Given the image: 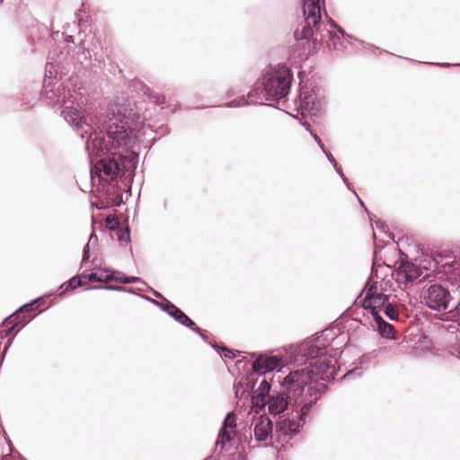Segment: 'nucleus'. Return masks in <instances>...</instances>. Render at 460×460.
<instances>
[{"mask_svg": "<svg viewBox=\"0 0 460 460\" xmlns=\"http://www.w3.org/2000/svg\"><path fill=\"white\" fill-rule=\"evenodd\" d=\"M105 225L107 229L112 232L119 230L120 227L119 219L113 215H110L105 217Z\"/></svg>", "mask_w": 460, "mask_h": 460, "instance_id": "28", "label": "nucleus"}, {"mask_svg": "<svg viewBox=\"0 0 460 460\" xmlns=\"http://www.w3.org/2000/svg\"><path fill=\"white\" fill-rule=\"evenodd\" d=\"M308 366L289 372L281 381H279L281 387L285 392L292 393L293 396L296 397L295 404L302 406V400H310L307 394L310 386H318L321 391V395L326 391L327 385L323 382H318L314 378L321 381L330 382L335 379L337 371L332 370L331 367L325 358L313 363L311 360L305 362Z\"/></svg>", "mask_w": 460, "mask_h": 460, "instance_id": "2", "label": "nucleus"}, {"mask_svg": "<svg viewBox=\"0 0 460 460\" xmlns=\"http://www.w3.org/2000/svg\"><path fill=\"white\" fill-rule=\"evenodd\" d=\"M323 153L325 155L326 158L332 164V166L336 165V164H338L336 159L334 158V156L327 149H325V152H323Z\"/></svg>", "mask_w": 460, "mask_h": 460, "instance_id": "44", "label": "nucleus"}, {"mask_svg": "<svg viewBox=\"0 0 460 460\" xmlns=\"http://www.w3.org/2000/svg\"><path fill=\"white\" fill-rule=\"evenodd\" d=\"M66 285V288L59 293V296H64L68 290H73L82 286V280L80 278L73 277L66 283L62 284L59 288H62Z\"/></svg>", "mask_w": 460, "mask_h": 460, "instance_id": "26", "label": "nucleus"}, {"mask_svg": "<svg viewBox=\"0 0 460 460\" xmlns=\"http://www.w3.org/2000/svg\"><path fill=\"white\" fill-rule=\"evenodd\" d=\"M270 389L271 385L266 379H262L259 387L252 395V403L257 407H264L266 405L267 399L270 396Z\"/></svg>", "mask_w": 460, "mask_h": 460, "instance_id": "16", "label": "nucleus"}, {"mask_svg": "<svg viewBox=\"0 0 460 460\" xmlns=\"http://www.w3.org/2000/svg\"><path fill=\"white\" fill-rule=\"evenodd\" d=\"M114 280L119 281L122 284H134V283L142 282V279L139 277L125 276V275L120 276V277L116 276V279Z\"/></svg>", "mask_w": 460, "mask_h": 460, "instance_id": "32", "label": "nucleus"}, {"mask_svg": "<svg viewBox=\"0 0 460 460\" xmlns=\"http://www.w3.org/2000/svg\"><path fill=\"white\" fill-rule=\"evenodd\" d=\"M364 373V368L362 367H354L353 369L348 371L343 376L342 379L350 378L351 376H361Z\"/></svg>", "mask_w": 460, "mask_h": 460, "instance_id": "34", "label": "nucleus"}, {"mask_svg": "<svg viewBox=\"0 0 460 460\" xmlns=\"http://www.w3.org/2000/svg\"><path fill=\"white\" fill-rule=\"evenodd\" d=\"M146 299L158 306L162 311L165 312L168 315L173 318L175 315V311H179V307H177L171 301L167 300L165 297H163L162 301H157L146 296H144Z\"/></svg>", "mask_w": 460, "mask_h": 460, "instance_id": "19", "label": "nucleus"}, {"mask_svg": "<svg viewBox=\"0 0 460 460\" xmlns=\"http://www.w3.org/2000/svg\"><path fill=\"white\" fill-rule=\"evenodd\" d=\"M385 314L390 320H396L398 318L399 311L394 305H393L391 303H387L385 305Z\"/></svg>", "mask_w": 460, "mask_h": 460, "instance_id": "30", "label": "nucleus"}, {"mask_svg": "<svg viewBox=\"0 0 460 460\" xmlns=\"http://www.w3.org/2000/svg\"><path fill=\"white\" fill-rule=\"evenodd\" d=\"M235 430L221 428L218 434V439L217 440L216 445L220 446L221 448L224 449L226 444L233 440Z\"/></svg>", "mask_w": 460, "mask_h": 460, "instance_id": "22", "label": "nucleus"}, {"mask_svg": "<svg viewBox=\"0 0 460 460\" xmlns=\"http://www.w3.org/2000/svg\"><path fill=\"white\" fill-rule=\"evenodd\" d=\"M305 128H306V130H307L308 132H310V133H311V132H314V131L311 128V126H310L309 124L305 127Z\"/></svg>", "mask_w": 460, "mask_h": 460, "instance_id": "51", "label": "nucleus"}, {"mask_svg": "<svg viewBox=\"0 0 460 460\" xmlns=\"http://www.w3.org/2000/svg\"><path fill=\"white\" fill-rule=\"evenodd\" d=\"M50 68H53V65L48 63L40 94L41 98L46 100L48 105L55 106L64 102L66 98V87L64 84L57 81L54 82V79L52 78V71Z\"/></svg>", "mask_w": 460, "mask_h": 460, "instance_id": "9", "label": "nucleus"}, {"mask_svg": "<svg viewBox=\"0 0 460 460\" xmlns=\"http://www.w3.org/2000/svg\"><path fill=\"white\" fill-rule=\"evenodd\" d=\"M66 42H74V37L73 36H66Z\"/></svg>", "mask_w": 460, "mask_h": 460, "instance_id": "49", "label": "nucleus"}, {"mask_svg": "<svg viewBox=\"0 0 460 460\" xmlns=\"http://www.w3.org/2000/svg\"><path fill=\"white\" fill-rule=\"evenodd\" d=\"M375 322L377 324L378 332L382 337H392L394 326L391 323L385 322L380 314L375 315Z\"/></svg>", "mask_w": 460, "mask_h": 460, "instance_id": "21", "label": "nucleus"}, {"mask_svg": "<svg viewBox=\"0 0 460 460\" xmlns=\"http://www.w3.org/2000/svg\"><path fill=\"white\" fill-rule=\"evenodd\" d=\"M129 138L127 140L128 143ZM124 145H122L123 146ZM125 146H128L126 144ZM121 147V146H120ZM119 147H111V149L105 152L102 155L97 156L96 155H89L91 159V163H93V159L95 156L100 157L99 161L96 162L95 165L91 169V178L92 181L96 175L100 181L105 184H111L119 175H123L121 164L116 161L114 157H105L106 155H113L112 150L119 149Z\"/></svg>", "mask_w": 460, "mask_h": 460, "instance_id": "7", "label": "nucleus"}, {"mask_svg": "<svg viewBox=\"0 0 460 460\" xmlns=\"http://www.w3.org/2000/svg\"><path fill=\"white\" fill-rule=\"evenodd\" d=\"M299 100L300 108L308 111L317 112L324 105L323 98H320L314 90H312L309 93H305L304 96L303 93H300Z\"/></svg>", "mask_w": 460, "mask_h": 460, "instance_id": "15", "label": "nucleus"}, {"mask_svg": "<svg viewBox=\"0 0 460 460\" xmlns=\"http://www.w3.org/2000/svg\"><path fill=\"white\" fill-rule=\"evenodd\" d=\"M292 81L293 73L289 67L283 64L270 65L262 71L259 86L252 89L248 97L279 102L289 94Z\"/></svg>", "mask_w": 460, "mask_h": 460, "instance_id": "3", "label": "nucleus"}, {"mask_svg": "<svg viewBox=\"0 0 460 460\" xmlns=\"http://www.w3.org/2000/svg\"><path fill=\"white\" fill-rule=\"evenodd\" d=\"M302 11L305 16L304 22L300 24L301 29L297 28L294 32L296 40H308L314 44H320L326 37L333 41L336 48L335 40L339 39L331 31H321V7L320 0H302Z\"/></svg>", "mask_w": 460, "mask_h": 460, "instance_id": "5", "label": "nucleus"}, {"mask_svg": "<svg viewBox=\"0 0 460 460\" xmlns=\"http://www.w3.org/2000/svg\"><path fill=\"white\" fill-rule=\"evenodd\" d=\"M118 231V239L119 242L129 243L130 242V228L127 225L125 229L119 227Z\"/></svg>", "mask_w": 460, "mask_h": 460, "instance_id": "33", "label": "nucleus"}, {"mask_svg": "<svg viewBox=\"0 0 460 460\" xmlns=\"http://www.w3.org/2000/svg\"><path fill=\"white\" fill-rule=\"evenodd\" d=\"M3 3V0H0V4Z\"/></svg>", "mask_w": 460, "mask_h": 460, "instance_id": "54", "label": "nucleus"}, {"mask_svg": "<svg viewBox=\"0 0 460 460\" xmlns=\"http://www.w3.org/2000/svg\"><path fill=\"white\" fill-rule=\"evenodd\" d=\"M122 202V194L119 192H114L112 193V197H111L105 203L102 202L101 206L96 205V208L102 209L110 206L119 207Z\"/></svg>", "mask_w": 460, "mask_h": 460, "instance_id": "25", "label": "nucleus"}, {"mask_svg": "<svg viewBox=\"0 0 460 460\" xmlns=\"http://www.w3.org/2000/svg\"><path fill=\"white\" fill-rule=\"evenodd\" d=\"M150 98L154 100V102L157 105H162L165 103V96L155 92L147 93Z\"/></svg>", "mask_w": 460, "mask_h": 460, "instance_id": "36", "label": "nucleus"}, {"mask_svg": "<svg viewBox=\"0 0 460 460\" xmlns=\"http://www.w3.org/2000/svg\"><path fill=\"white\" fill-rule=\"evenodd\" d=\"M209 345L214 348L217 352L220 353V356L225 358H230L234 359L239 354H241V351L229 349L226 346H218L217 344H213L211 342H208Z\"/></svg>", "mask_w": 460, "mask_h": 460, "instance_id": "23", "label": "nucleus"}, {"mask_svg": "<svg viewBox=\"0 0 460 460\" xmlns=\"http://www.w3.org/2000/svg\"><path fill=\"white\" fill-rule=\"evenodd\" d=\"M361 306L364 309L368 310L370 312L374 320H375V315L380 314L379 311L375 310L373 303H372V299L369 298V296L367 297H366V296L364 297V299L361 301Z\"/></svg>", "mask_w": 460, "mask_h": 460, "instance_id": "31", "label": "nucleus"}, {"mask_svg": "<svg viewBox=\"0 0 460 460\" xmlns=\"http://www.w3.org/2000/svg\"><path fill=\"white\" fill-rule=\"evenodd\" d=\"M307 394L310 400H302V406L299 410L292 411L291 415L279 416L276 420L274 431H272V440L282 446L291 440L298 432L302 426L305 425L306 417L310 409L321 397L320 388L310 386Z\"/></svg>", "mask_w": 460, "mask_h": 460, "instance_id": "4", "label": "nucleus"}, {"mask_svg": "<svg viewBox=\"0 0 460 460\" xmlns=\"http://www.w3.org/2000/svg\"><path fill=\"white\" fill-rule=\"evenodd\" d=\"M273 423L266 415H261L256 420L253 432L257 441H265L269 437L272 440Z\"/></svg>", "mask_w": 460, "mask_h": 460, "instance_id": "14", "label": "nucleus"}, {"mask_svg": "<svg viewBox=\"0 0 460 460\" xmlns=\"http://www.w3.org/2000/svg\"><path fill=\"white\" fill-rule=\"evenodd\" d=\"M330 24L332 27L337 29V31L341 34L343 37L353 39V36L347 33L341 26H339L335 22H333L332 19H330Z\"/></svg>", "mask_w": 460, "mask_h": 460, "instance_id": "37", "label": "nucleus"}, {"mask_svg": "<svg viewBox=\"0 0 460 460\" xmlns=\"http://www.w3.org/2000/svg\"><path fill=\"white\" fill-rule=\"evenodd\" d=\"M90 259V245L89 243L85 244L83 251V259L82 262H85Z\"/></svg>", "mask_w": 460, "mask_h": 460, "instance_id": "40", "label": "nucleus"}, {"mask_svg": "<svg viewBox=\"0 0 460 460\" xmlns=\"http://www.w3.org/2000/svg\"><path fill=\"white\" fill-rule=\"evenodd\" d=\"M93 288L95 289H107V290H114V291H127L131 292L130 290H128L126 288L121 286H113V285H104V286H95Z\"/></svg>", "mask_w": 460, "mask_h": 460, "instance_id": "35", "label": "nucleus"}, {"mask_svg": "<svg viewBox=\"0 0 460 460\" xmlns=\"http://www.w3.org/2000/svg\"><path fill=\"white\" fill-rule=\"evenodd\" d=\"M117 271L103 270L100 272H91L89 274H83L82 277L87 279L92 282H109L116 279Z\"/></svg>", "mask_w": 460, "mask_h": 460, "instance_id": "18", "label": "nucleus"}, {"mask_svg": "<svg viewBox=\"0 0 460 460\" xmlns=\"http://www.w3.org/2000/svg\"><path fill=\"white\" fill-rule=\"evenodd\" d=\"M422 299L425 305L431 310L438 312H451L455 307L457 312L460 307L452 305L450 306L451 294L447 288L440 284L430 285L425 291H423Z\"/></svg>", "mask_w": 460, "mask_h": 460, "instance_id": "8", "label": "nucleus"}, {"mask_svg": "<svg viewBox=\"0 0 460 460\" xmlns=\"http://www.w3.org/2000/svg\"><path fill=\"white\" fill-rule=\"evenodd\" d=\"M154 295L156 296V297H159L163 300V296L161 295V293H159L158 291H154Z\"/></svg>", "mask_w": 460, "mask_h": 460, "instance_id": "50", "label": "nucleus"}, {"mask_svg": "<svg viewBox=\"0 0 460 460\" xmlns=\"http://www.w3.org/2000/svg\"><path fill=\"white\" fill-rule=\"evenodd\" d=\"M10 336L11 337H9V339H8L7 342L5 343L4 348V355H3L4 357L5 356L7 350L9 349L10 346L12 345V343L13 341V339L15 337L14 332H13Z\"/></svg>", "mask_w": 460, "mask_h": 460, "instance_id": "43", "label": "nucleus"}, {"mask_svg": "<svg viewBox=\"0 0 460 460\" xmlns=\"http://www.w3.org/2000/svg\"><path fill=\"white\" fill-rule=\"evenodd\" d=\"M64 119L85 140V150L88 155H102L111 147H119L127 144L128 133L127 128L116 122L110 124L104 132L93 129L87 119L76 108L66 106L61 111Z\"/></svg>", "mask_w": 460, "mask_h": 460, "instance_id": "1", "label": "nucleus"}, {"mask_svg": "<svg viewBox=\"0 0 460 460\" xmlns=\"http://www.w3.org/2000/svg\"><path fill=\"white\" fill-rule=\"evenodd\" d=\"M387 300L388 296L383 293H378L377 295H375V296L372 298V303L375 310L379 311L380 307H385V305L387 304Z\"/></svg>", "mask_w": 460, "mask_h": 460, "instance_id": "27", "label": "nucleus"}, {"mask_svg": "<svg viewBox=\"0 0 460 460\" xmlns=\"http://www.w3.org/2000/svg\"><path fill=\"white\" fill-rule=\"evenodd\" d=\"M252 358L254 360L252 370L259 376H265L274 370L280 371L283 367V362L278 356L261 354L256 357V353H253Z\"/></svg>", "mask_w": 460, "mask_h": 460, "instance_id": "10", "label": "nucleus"}, {"mask_svg": "<svg viewBox=\"0 0 460 460\" xmlns=\"http://www.w3.org/2000/svg\"><path fill=\"white\" fill-rule=\"evenodd\" d=\"M379 292H377V287L376 285H371L369 288H367L366 290V297H367L369 296V298H373L375 296V295H377Z\"/></svg>", "mask_w": 460, "mask_h": 460, "instance_id": "38", "label": "nucleus"}, {"mask_svg": "<svg viewBox=\"0 0 460 460\" xmlns=\"http://www.w3.org/2000/svg\"><path fill=\"white\" fill-rule=\"evenodd\" d=\"M30 321L31 319L27 318L26 314L16 313L15 310L13 314L3 320L2 325L5 326V328L0 330V338H8L13 332H14V335L18 334V332L25 327Z\"/></svg>", "mask_w": 460, "mask_h": 460, "instance_id": "11", "label": "nucleus"}, {"mask_svg": "<svg viewBox=\"0 0 460 460\" xmlns=\"http://www.w3.org/2000/svg\"><path fill=\"white\" fill-rule=\"evenodd\" d=\"M341 178L342 179L343 182L346 184L347 188L353 192V194H356V190L351 185V183L349 181V179L346 177V175L343 173L341 175Z\"/></svg>", "mask_w": 460, "mask_h": 460, "instance_id": "41", "label": "nucleus"}, {"mask_svg": "<svg viewBox=\"0 0 460 460\" xmlns=\"http://www.w3.org/2000/svg\"><path fill=\"white\" fill-rule=\"evenodd\" d=\"M289 396L285 391L273 393L266 401L270 414L278 415L284 412L288 406Z\"/></svg>", "mask_w": 460, "mask_h": 460, "instance_id": "13", "label": "nucleus"}, {"mask_svg": "<svg viewBox=\"0 0 460 460\" xmlns=\"http://www.w3.org/2000/svg\"><path fill=\"white\" fill-rule=\"evenodd\" d=\"M260 100H256L255 98L248 97L245 95H242L239 98L234 99L226 104H224V107L226 108H235V107H243L248 106L249 104H262V102H259Z\"/></svg>", "mask_w": 460, "mask_h": 460, "instance_id": "20", "label": "nucleus"}, {"mask_svg": "<svg viewBox=\"0 0 460 460\" xmlns=\"http://www.w3.org/2000/svg\"><path fill=\"white\" fill-rule=\"evenodd\" d=\"M311 136L314 137L315 142L317 143L318 146L321 148L323 152H325V146L322 139L319 137V136L315 132H311Z\"/></svg>", "mask_w": 460, "mask_h": 460, "instance_id": "39", "label": "nucleus"}, {"mask_svg": "<svg viewBox=\"0 0 460 460\" xmlns=\"http://www.w3.org/2000/svg\"><path fill=\"white\" fill-rule=\"evenodd\" d=\"M233 94H234V93H233L231 90H228V91L226 92V96H227V97L232 96Z\"/></svg>", "mask_w": 460, "mask_h": 460, "instance_id": "52", "label": "nucleus"}, {"mask_svg": "<svg viewBox=\"0 0 460 460\" xmlns=\"http://www.w3.org/2000/svg\"><path fill=\"white\" fill-rule=\"evenodd\" d=\"M168 133H169V130H168L167 127H165V128H164V132H163V134L164 135V134H168Z\"/></svg>", "mask_w": 460, "mask_h": 460, "instance_id": "53", "label": "nucleus"}, {"mask_svg": "<svg viewBox=\"0 0 460 460\" xmlns=\"http://www.w3.org/2000/svg\"><path fill=\"white\" fill-rule=\"evenodd\" d=\"M431 66H440V67H449V66H459L460 64H450V63H428Z\"/></svg>", "mask_w": 460, "mask_h": 460, "instance_id": "45", "label": "nucleus"}, {"mask_svg": "<svg viewBox=\"0 0 460 460\" xmlns=\"http://www.w3.org/2000/svg\"><path fill=\"white\" fill-rule=\"evenodd\" d=\"M173 319L180 324L190 329L192 332L198 333L203 341H208L207 336L202 332V330L181 309L175 311Z\"/></svg>", "mask_w": 460, "mask_h": 460, "instance_id": "17", "label": "nucleus"}, {"mask_svg": "<svg viewBox=\"0 0 460 460\" xmlns=\"http://www.w3.org/2000/svg\"><path fill=\"white\" fill-rule=\"evenodd\" d=\"M339 338L334 329L325 328L314 337L303 342L299 347V353L305 360H311L313 363H318L322 358H325L331 369L336 371L334 358L341 355L342 351L340 349H333L334 353L329 354L327 348Z\"/></svg>", "mask_w": 460, "mask_h": 460, "instance_id": "6", "label": "nucleus"}, {"mask_svg": "<svg viewBox=\"0 0 460 460\" xmlns=\"http://www.w3.org/2000/svg\"><path fill=\"white\" fill-rule=\"evenodd\" d=\"M44 303V298L40 296L35 299H32L29 303H26L16 309V313H23L28 314L35 310L38 306Z\"/></svg>", "mask_w": 460, "mask_h": 460, "instance_id": "24", "label": "nucleus"}, {"mask_svg": "<svg viewBox=\"0 0 460 460\" xmlns=\"http://www.w3.org/2000/svg\"><path fill=\"white\" fill-rule=\"evenodd\" d=\"M354 195L357 197V199H358V202H359L360 206H361V207H363V208H365V210L367 211V215H368V217H369V219H370V220H372V219H373V218H372V216L369 214V212H368V211H367V209L366 208L365 204L363 203V201L360 199V198L358 196V194H357V193H356V194H354Z\"/></svg>", "mask_w": 460, "mask_h": 460, "instance_id": "46", "label": "nucleus"}, {"mask_svg": "<svg viewBox=\"0 0 460 460\" xmlns=\"http://www.w3.org/2000/svg\"><path fill=\"white\" fill-rule=\"evenodd\" d=\"M341 178L342 179L343 182L346 184L347 188L353 192V194H356V190L351 185V183L349 181V179L346 177V175L343 173L341 175Z\"/></svg>", "mask_w": 460, "mask_h": 460, "instance_id": "42", "label": "nucleus"}, {"mask_svg": "<svg viewBox=\"0 0 460 460\" xmlns=\"http://www.w3.org/2000/svg\"><path fill=\"white\" fill-rule=\"evenodd\" d=\"M420 274L421 270L415 264L408 261H401L395 271L396 281L405 286L412 283Z\"/></svg>", "mask_w": 460, "mask_h": 460, "instance_id": "12", "label": "nucleus"}, {"mask_svg": "<svg viewBox=\"0 0 460 460\" xmlns=\"http://www.w3.org/2000/svg\"><path fill=\"white\" fill-rule=\"evenodd\" d=\"M236 420L234 412H228L225 417L222 427L225 429H230L235 430Z\"/></svg>", "mask_w": 460, "mask_h": 460, "instance_id": "29", "label": "nucleus"}, {"mask_svg": "<svg viewBox=\"0 0 460 460\" xmlns=\"http://www.w3.org/2000/svg\"><path fill=\"white\" fill-rule=\"evenodd\" d=\"M333 168L335 169L336 172L341 176L342 175L344 172L342 171V168L341 166L339 164H336V165H333Z\"/></svg>", "mask_w": 460, "mask_h": 460, "instance_id": "47", "label": "nucleus"}, {"mask_svg": "<svg viewBox=\"0 0 460 460\" xmlns=\"http://www.w3.org/2000/svg\"><path fill=\"white\" fill-rule=\"evenodd\" d=\"M93 240L97 241V236H96V234H91V236H90V238H89L88 243H90Z\"/></svg>", "mask_w": 460, "mask_h": 460, "instance_id": "48", "label": "nucleus"}]
</instances>
